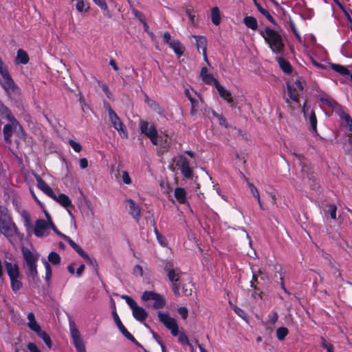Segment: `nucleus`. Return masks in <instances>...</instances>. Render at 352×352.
<instances>
[{
	"label": "nucleus",
	"instance_id": "20",
	"mask_svg": "<svg viewBox=\"0 0 352 352\" xmlns=\"http://www.w3.org/2000/svg\"><path fill=\"white\" fill-rule=\"evenodd\" d=\"M38 188L50 197H55V193L52 188L38 175L36 176Z\"/></svg>",
	"mask_w": 352,
	"mask_h": 352
},
{
	"label": "nucleus",
	"instance_id": "56",
	"mask_svg": "<svg viewBox=\"0 0 352 352\" xmlns=\"http://www.w3.org/2000/svg\"><path fill=\"white\" fill-rule=\"evenodd\" d=\"M175 39H172L171 36L169 32H166L163 34V41L167 43L168 45H170V43L173 41Z\"/></svg>",
	"mask_w": 352,
	"mask_h": 352
},
{
	"label": "nucleus",
	"instance_id": "53",
	"mask_svg": "<svg viewBox=\"0 0 352 352\" xmlns=\"http://www.w3.org/2000/svg\"><path fill=\"white\" fill-rule=\"evenodd\" d=\"M94 2L98 5L102 10H107L108 6L104 0H93Z\"/></svg>",
	"mask_w": 352,
	"mask_h": 352
},
{
	"label": "nucleus",
	"instance_id": "33",
	"mask_svg": "<svg viewBox=\"0 0 352 352\" xmlns=\"http://www.w3.org/2000/svg\"><path fill=\"white\" fill-rule=\"evenodd\" d=\"M36 334L39 338H41L43 340V342L45 343V344L47 345V346L48 348L50 349L52 347V340H51L50 337L49 336V335L46 332L41 330Z\"/></svg>",
	"mask_w": 352,
	"mask_h": 352
},
{
	"label": "nucleus",
	"instance_id": "52",
	"mask_svg": "<svg viewBox=\"0 0 352 352\" xmlns=\"http://www.w3.org/2000/svg\"><path fill=\"white\" fill-rule=\"evenodd\" d=\"M69 145L72 147V148L77 153H79L81 149H82V147L80 146V144L74 140H69Z\"/></svg>",
	"mask_w": 352,
	"mask_h": 352
},
{
	"label": "nucleus",
	"instance_id": "60",
	"mask_svg": "<svg viewBox=\"0 0 352 352\" xmlns=\"http://www.w3.org/2000/svg\"><path fill=\"white\" fill-rule=\"evenodd\" d=\"M51 229L58 236H60L61 238H63L65 241H66V238H68L69 236H66L65 234L61 233L60 231H58L55 226L54 223L53 226H51Z\"/></svg>",
	"mask_w": 352,
	"mask_h": 352
},
{
	"label": "nucleus",
	"instance_id": "42",
	"mask_svg": "<svg viewBox=\"0 0 352 352\" xmlns=\"http://www.w3.org/2000/svg\"><path fill=\"white\" fill-rule=\"evenodd\" d=\"M176 336H178V341L180 344L191 346V344L189 342L187 336L184 332L178 331V334Z\"/></svg>",
	"mask_w": 352,
	"mask_h": 352
},
{
	"label": "nucleus",
	"instance_id": "30",
	"mask_svg": "<svg viewBox=\"0 0 352 352\" xmlns=\"http://www.w3.org/2000/svg\"><path fill=\"white\" fill-rule=\"evenodd\" d=\"M211 20L212 22L216 25H218L221 23V14L220 11L218 7H214L211 10Z\"/></svg>",
	"mask_w": 352,
	"mask_h": 352
},
{
	"label": "nucleus",
	"instance_id": "58",
	"mask_svg": "<svg viewBox=\"0 0 352 352\" xmlns=\"http://www.w3.org/2000/svg\"><path fill=\"white\" fill-rule=\"evenodd\" d=\"M234 312L239 316H240L241 318H242L243 319H245L246 318V314L245 313V311L243 310H242L241 309L237 307H234Z\"/></svg>",
	"mask_w": 352,
	"mask_h": 352
},
{
	"label": "nucleus",
	"instance_id": "12",
	"mask_svg": "<svg viewBox=\"0 0 352 352\" xmlns=\"http://www.w3.org/2000/svg\"><path fill=\"white\" fill-rule=\"evenodd\" d=\"M157 316L160 321L170 331L173 336L178 334V324L176 320L169 316L167 313L159 311Z\"/></svg>",
	"mask_w": 352,
	"mask_h": 352
},
{
	"label": "nucleus",
	"instance_id": "1",
	"mask_svg": "<svg viewBox=\"0 0 352 352\" xmlns=\"http://www.w3.org/2000/svg\"><path fill=\"white\" fill-rule=\"evenodd\" d=\"M20 214L23 219V225L29 235L34 234L38 238L46 237L49 235L50 230L51 229V224L49 222L44 219H38L33 226L32 225L30 215L26 210H21Z\"/></svg>",
	"mask_w": 352,
	"mask_h": 352
},
{
	"label": "nucleus",
	"instance_id": "47",
	"mask_svg": "<svg viewBox=\"0 0 352 352\" xmlns=\"http://www.w3.org/2000/svg\"><path fill=\"white\" fill-rule=\"evenodd\" d=\"M320 344L323 348L327 349V352H333L334 347L333 344L328 342L324 338H320Z\"/></svg>",
	"mask_w": 352,
	"mask_h": 352
},
{
	"label": "nucleus",
	"instance_id": "39",
	"mask_svg": "<svg viewBox=\"0 0 352 352\" xmlns=\"http://www.w3.org/2000/svg\"><path fill=\"white\" fill-rule=\"evenodd\" d=\"M249 187H250L251 193L256 199V200H257V201H258V203L259 204L260 208L261 209H263V204H262V202L261 201L260 195H259L258 189L253 184H249Z\"/></svg>",
	"mask_w": 352,
	"mask_h": 352
},
{
	"label": "nucleus",
	"instance_id": "8",
	"mask_svg": "<svg viewBox=\"0 0 352 352\" xmlns=\"http://www.w3.org/2000/svg\"><path fill=\"white\" fill-rule=\"evenodd\" d=\"M69 331L72 342L78 352H86L85 342L80 332L76 326L74 322H69Z\"/></svg>",
	"mask_w": 352,
	"mask_h": 352
},
{
	"label": "nucleus",
	"instance_id": "9",
	"mask_svg": "<svg viewBox=\"0 0 352 352\" xmlns=\"http://www.w3.org/2000/svg\"><path fill=\"white\" fill-rule=\"evenodd\" d=\"M122 298L125 300L127 305L132 310L133 316L138 321H144L147 317L145 309L138 305L136 302L131 297L123 295Z\"/></svg>",
	"mask_w": 352,
	"mask_h": 352
},
{
	"label": "nucleus",
	"instance_id": "24",
	"mask_svg": "<svg viewBox=\"0 0 352 352\" xmlns=\"http://www.w3.org/2000/svg\"><path fill=\"white\" fill-rule=\"evenodd\" d=\"M341 120L344 121V126L348 128L349 131L352 133V118L342 108H339L338 111Z\"/></svg>",
	"mask_w": 352,
	"mask_h": 352
},
{
	"label": "nucleus",
	"instance_id": "28",
	"mask_svg": "<svg viewBox=\"0 0 352 352\" xmlns=\"http://www.w3.org/2000/svg\"><path fill=\"white\" fill-rule=\"evenodd\" d=\"M169 47L175 52V53L180 56L184 52V47L178 40H174L170 43Z\"/></svg>",
	"mask_w": 352,
	"mask_h": 352
},
{
	"label": "nucleus",
	"instance_id": "46",
	"mask_svg": "<svg viewBox=\"0 0 352 352\" xmlns=\"http://www.w3.org/2000/svg\"><path fill=\"white\" fill-rule=\"evenodd\" d=\"M278 315L275 311H272L267 317V323L271 325H274L278 320Z\"/></svg>",
	"mask_w": 352,
	"mask_h": 352
},
{
	"label": "nucleus",
	"instance_id": "44",
	"mask_svg": "<svg viewBox=\"0 0 352 352\" xmlns=\"http://www.w3.org/2000/svg\"><path fill=\"white\" fill-rule=\"evenodd\" d=\"M288 334V330L286 327H279L276 330V336L279 340H283Z\"/></svg>",
	"mask_w": 352,
	"mask_h": 352
},
{
	"label": "nucleus",
	"instance_id": "51",
	"mask_svg": "<svg viewBox=\"0 0 352 352\" xmlns=\"http://www.w3.org/2000/svg\"><path fill=\"white\" fill-rule=\"evenodd\" d=\"M0 74H1V76L3 77V78H8V76H10L9 74L7 67L5 66L4 63H3L0 66Z\"/></svg>",
	"mask_w": 352,
	"mask_h": 352
},
{
	"label": "nucleus",
	"instance_id": "7",
	"mask_svg": "<svg viewBox=\"0 0 352 352\" xmlns=\"http://www.w3.org/2000/svg\"><path fill=\"white\" fill-rule=\"evenodd\" d=\"M106 108L108 111L109 120L118 132L120 136L122 138H128V132L126 126L124 125L120 118L116 114V113L111 108L109 104L106 105Z\"/></svg>",
	"mask_w": 352,
	"mask_h": 352
},
{
	"label": "nucleus",
	"instance_id": "26",
	"mask_svg": "<svg viewBox=\"0 0 352 352\" xmlns=\"http://www.w3.org/2000/svg\"><path fill=\"white\" fill-rule=\"evenodd\" d=\"M51 198L65 208H67L72 205L70 199L65 194H59L58 195L55 194V197H51Z\"/></svg>",
	"mask_w": 352,
	"mask_h": 352
},
{
	"label": "nucleus",
	"instance_id": "27",
	"mask_svg": "<svg viewBox=\"0 0 352 352\" xmlns=\"http://www.w3.org/2000/svg\"><path fill=\"white\" fill-rule=\"evenodd\" d=\"M27 270L26 274L28 278L31 279L34 282H36L38 280V271H37V264L32 265H26Z\"/></svg>",
	"mask_w": 352,
	"mask_h": 352
},
{
	"label": "nucleus",
	"instance_id": "4",
	"mask_svg": "<svg viewBox=\"0 0 352 352\" xmlns=\"http://www.w3.org/2000/svg\"><path fill=\"white\" fill-rule=\"evenodd\" d=\"M261 34L274 52L280 53L282 52L284 45L282 36L278 32L267 28Z\"/></svg>",
	"mask_w": 352,
	"mask_h": 352
},
{
	"label": "nucleus",
	"instance_id": "64",
	"mask_svg": "<svg viewBox=\"0 0 352 352\" xmlns=\"http://www.w3.org/2000/svg\"><path fill=\"white\" fill-rule=\"evenodd\" d=\"M291 28L292 30L293 33L296 35V36L298 39V41H301V38H300L298 32H297V30L294 23H291Z\"/></svg>",
	"mask_w": 352,
	"mask_h": 352
},
{
	"label": "nucleus",
	"instance_id": "34",
	"mask_svg": "<svg viewBox=\"0 0 352 352\" xmlns=\"http://www.w3.org/2000/svg\"><path fill=\"white\" fill-rule=\"evenodd\" d=\"M76 8L80 12H87L89 6L84 0H76Z\"/></svg>",
	"mask_w": 352,
	"mask_h": 352
},
{
	"label": "nucleus",
	"instance_id": "29",
	"mask_svg": "<svg viewBox=\"0 0 352 352\" xmlns=\"http://www.w3.org/2000/svg\"><path fill=\"white\" fill-rule=\"evenodd\" d=\"M243 23L247 28L252 30H256L258 28L257 20L253 16H245L243 19Z\"/></svg>",
	"mask_w": 352,
	"mask_h": 352
},
{
	"label": "nucleus",
	"instance_id": "16",
	"mask_svg": "<svg viewBox=\"0 0 352 352\" xmlns=\"http://www.w3.org/2000/svg\"><path fill=\"white\" fill-rule=\"evenodd\" d=\"M113 320L118 327L120 331L129 340L132 341L133 342H136V340L135 338L127 331V329L125 328V327L122 323L117 312L116 310H114L112 313Z\"/></svg>",
	"mask_w": 352,
	"mask_h": 352
},
{
	"label": "nucleus",
	"instance_id": "45",
	"mask_svg": "<svg viewBox=\"0 0 352 352\" xmlns=\"http://www.w3.org/2000/svg\"><path fill=\"white\" fill-rule=\"evenodd\" d=\"M309 120L313 131L317 132V119L314 111H311L309 118Z\"/></svg>",
	"mask_w": 352,
	"mask_h": 352
},
{
	"label": "nucleus",
	"instance_id": "40",
	"mask_svg": "<svg viewBox=\"0 0 352 352\" xmlns=\"http://www.w3.org/2000/svg\"><path fill=\"white\" fill-rule=\"evenodd\" d=\"M48 261L53 265H57L60 262V257L56 252H52L48 255Z\"/></svg>",
	"mask_w": 352,
	"mask_h": 352
},
{
	"label": "nucleus",
	"instance_id": "57",
	"mask_svg": "<svg viewBox=\"0 0 352 352\" xmlns=\"http://www.w3.org/2000/svg\"><path fill=\"white\" fill-rule=\"evenodd\" d=\"M178 313L182 317V318L186 319L188 317V309L186 307H179L178 309Z\"/></svg>",
	"mask_w": 352,
	"mask_h": 352
},
{
	"label": "nucleus",
	"instance_id": "5",
	"mask_svg": "<svg viewBox=\"0 0 352 352\" xmlns=\"http://www.w3.org/2000/svg\"><path fill=\"white\" fill-rule=\"evenodd\" d=\"M164 269L167 273L169 280L172 283V289L175 295L180 294V280L182 272L178 268H174L173 265L170 262L165 263Z\"/></svg>",
	"mask_w": 352,
	"mask_h": 352
},
{
	"label": "nucleus",
	"instance_id": "23",
	"mask_svg": "<svg viewBox=\"0 0 352 352\" xmlns=\"http://www.w3.org/2000/svg\"><path fill=\"white\" fill-rule=\"evenodd\" d=\"M174 196L179 203L184 204L187 203V192L184 188H176L174 191Z\"/></svg>",
	"mask_w": 352,
	"mask_h": 352
},
{
	"label": "nucleus",
	"instance_id": "15",
	"mask_svg": "<svg viewBox=\"0 0 352 352\" xmlns=\"http://www.w3.org/2000/svg\"><path fill=\"white\" fill-rule=\"evenodd\" d=\"M22 254L26 265H36L38 260V254L36 251H31L26 247L22 248Z\"/></svg>",
	"mask_w": 352,
	"mask_h": 352
},
{
	"label": "nucleus",
	"instance_id": "49",
	"mask_svg": "<svg viewBox=\"0 0 352 352\" xmlns=\"http://www.w3.org/2000/svg\"><path fill=\"white\" fill-rule=\"evenodd\" d=\"M78 254L87 262V263L89 265H93V261L89 257V256L83 250H82L80 251Z\"/></svg>",
	"mask_w": 352,
	"mask_h": 352
},
{
	"label": "nucleus",
	"instance_id": "13",
	"mask_svg": "<svg viewBox=\"0 0 352 352\" xmlns=\"http://www.w3.org/2000/svg\"><path fill=\"white\" fill-rule=\"evenodd\" d=\"M3 79V81L2 82L1 85L5 91L7 92V94L9 95L10 98H16L20 94V89L14 83L11 76H9L8 78Z\"/></svg>",
	"mask_w": 352,
	"mask_h": 352
},
{
	"label": "nucleus",
	"instance_id": "63",
	"mask_svg": "<svg viewBox=\"0 0 352 352\" xmlns=\"http://www.w3.org/2000/svg\"><path fill=\"white\" fill-rule=\"evenodd\" d=\"M43 212L46 218L45 220L49 222L51 224V226H53L54 222L50 214L45 210H44Z\"/></svg>",
	"mask_w": 352,
	"mask_h": 352
},
{
	"label": "nucleus",
	"instance_id": "6",
	"mask_svg": "<svg viewBox=\"0 0 352 352\" xmlns=\"http://www.w3.org/2000/svg\"><path fill=\"white\" fill-rule=\"evenodd\" d=\"M303 85L301 78H296L294 82L287 83V96L285 100L287 102H289V99L298 103L299 96L302 94Z\"/></svg>",
	"mask_w": 352,
	"mask_h": 352
},
{
	"label": "nucleus",
	"instance_id": "18",
	"mask_svg": "<svg viewBox=\"0 0 352 352\" xmlns=\"http://www.w3.org/2000/svg\"><path fill=\"white\" fill-rule=\"evenodd\" d=\"M196 41V45L198 50H201L205 61L209 65L206 54V38L202 36H193Z\"/></svg>",
	"mask_w": 352,
	"mask_h": 352
},
{
	"label": "nucleus",
	"instance_id": "50",
	"mask_svg": "<svg viewBox=\"0 0 352 352\" xmlns=\"http://www.w3.org/2000/svg\"><path fill=\"white\" fill-rule=\"evenodd\" d=\"M122 181L126 184H131L132 181L127 171H123L122 173Z\"/></svg>",
	"mask_w": 352,
	"mask_h": 352
},
{
	"label": "nucleus",
	"instance_id": "41",
	"mask_svg": "<svg viewBox=\"0 0 352 352\" xmlns=\"http://www.w3.org/2000/svg\"><path fill=\"white\" fill-rule=\"evenodd\" d=\"M154 232H155V234L156 235V237H157V241L158 243L162 246V247H166L168 245V242H167V240H166V238L162 235L159 231L157 230V228H154Z\"/></svg>",
	"mask_w": 352,
	"mask_h": 352
},
{
	"label": "nucleus",
	"instance_id": "14",
	"mask_svg": "<svg viewBox=\"0 0 352 352\" xmlns=\"http://www.w3.org/2000/svg\"><path fill=\"white\" fill-rule=\"evenodd\" d=\"M175 161L183 175L186 178H190L192 173L188 160L183 156H179Z\"/></svg>",
	"mask_w": 352,
	"mask_h": 352
},
{
	"label": "nucleus",
	"instance_id": "25",
	"mask_svg": "<svg viewBox=\"0 0 352 352\" xmlns=\"http://www.w3.org/2000/svg\"><path fill=\"white\" fill-rule=\"evenodd\" d=\"M27 318L28 320V327L31 330L36 332V333L41 330V327L35 320V317L33 313H29L28 314Z\"/></svg>",
	"mask_w": 352,
	"mask_h": 352
},
{
	"label": "nucleus",
	"instance_id": "11",
	"mask_svg": "<svg viewBox=\"0 0 352 352\" xmlns=\"http://www.w3.org/2000/svg\"><path fill=\"white\" fill-rule=\"evenodd\" d=\"M142 300L143 301L153 300L154 302L152 307L154 309H158L163 308L166 305L165 298L160 294L153 292H144L142 295Z\"/></svg>",
	"mask_w": 352,
	"mask_h": 352
},
{
	"label": "nucleus",
	"instance_id": "59",
	"mask_svg": "<svg viewBox=\"0 0 352 352\" xmlns=\"http://www.w3.org/2000/svg\"><path fill=\"white\" fill-rule=\"evenodd\" d=\"M186 13L188 15L190 23L192 25H195V14H192V11L190 9H186Z\"/></svg>",
	"mask_w": 352,
	"mask_h": 352
},
{
	"label": "nucleus",
	"instance_id": "3",
	"mask_svg": "<svg viewBox=\"0 0 352 352\" xmlns=\"http://www.w3.org/2000/svg\"><path fill=\"white\" fill-rule=\"evenodd\" d=\"M0 232L7 238L14 236L17 232V228L5 208H0Z\"/></svg>",
	"mask_w": 352,
	"mask_h": 352
},
{
	"label": "nucleus",
	"instance_id": "10",
	"mask_svg": "<svg viewBox=\"0 0 352 352\" xmlns=\"http://www.w3.org/2000/svg\"><path fill=\"white\" fill-rule=\"evenodd\" d=\"M140 129L142 133L147 136L154 145L158 144L157 131L153 124H150L146 121L141 120Z\"/></svg>",
	"mask_w": 352,
	"mask_h": 352
},
{
	"label": "nucleus",
	"instance_id": "17",
	"mask_svg": "<svg viewBox=\"0 0 352 352\" xmlns=\"http://www.w3.org/2000/svg\"><path fill=\"white\" fill-rule=\"evenodd\" d=\"M200 77L202 81L207 85H214V86H216L217 83H219L218 80L214 78L210 72H209L206 67H203L201 68L200 72Z\"/></svg>",
	"mask_w": 352,
	"mask_h": 352
},
{
	"label": "nucleus",
	"instance_id": "36",
	"mask_svg": "<svg viewBox=\"0 0 352 352\" xmlns=\"http://www.w3.org/2000/svg\"><path fill=\"white\" fill-rule=\"evenodd\" d=\"M43 265L45 266V279L46 282L47 283V284H49L50 282V279H51L52 274V269H51L49 262L47 261H46L45 258L43 259Z\"/></svg>",
	"mask_w": 352,
	"mask_h": 352
},
{
	"label": "nucleus",
	"instance_id": "38",
	"mask_svg": "<svg viewBox=\"0 0 352 352\" xmlns=\"http://www.w3.org/2000/svg\"><path fill=\"white\" fill-rule=\"evenodd\" d=\"M321 100L323 104L335 109L337 112L339 111V108H342L335 100L330 98H322Z\"/></svg>",
	"mask_w": 352,
	"mask_h": 352
},
{
	"label": "nucleus",
	"instance_id": "43",
	"mask_svg": "<svg viewBox=\"0 0 352 352\" xmlns=\"http://www.w3.org/2000/svg\"><path fill=\"white\" fill-rule=\"evenodd\" d=\"M170 144V141H169V138L168 137L167 135H161L160 137H158V144L157 145H160V146L163 147V148H166L169 146Z\"/></svg>",
	"mask_w": 352,
	"mask_h": 352
},
{
	"label": "nucleus",
	"instance_id": "37",
	"mask_svg": "<svg viewBox=\"0 0 352 352\" xmlns=\"http://www.w3.org/2000/svg\"><path fill=\"white\" fill-rule=\"evenodd\" d=\"M331 69L334 70L335 72L342 74V75H349V70L344 66L338 65V64H332L331 65Z\"/></svg>",
	"mask_w": 352,
	"mask_h": 352
},
{
	"label": "nucleus",
	"instance_id": "62",
	"mask_svg": "<svg viewBox=\"0 0 352 352\" xmlns=\"http://www.w3.org/2000/svg\"><path fill=\"white\" fill-rule=\"evenodd\" d=\"M79 164L81 168L85 169L88 166V161L86 158H82L79 161Z\"/></svg>",
	"mask_w": 352,
	"mask_h": 352
},
{
	"label": "nucleus",
	"instance_id": "54",
	"mask_svg": "<svg viewBox=\"0 0 352 352\" xmlns=\"http://www.w3.org/2000/svg\"><path fill=\"white\" fill-rule=\"evenodd\" d=\"M27 348L30 352H41L38 347L34 342H29L27 345Z\"/></svg>",
	"mask_w": 352,
	"mask_h": 352
},
{
	"label": "nucleus",
	"instance_id": "31",
	"mask_svg": "<svg viewBox=\"0 0 352 352\" xmlns=\"http://www.w3.org/2000/svg\"><path fill=\"white\" fill-rule=\"evenodd\" d=\"M10 285L12 290L16 292L22 287V282L21 280V276L10 278Z\"/></svg>",
	"mask_w": 352,
	"mask_h": 352
},
{
	"label": "nucleus",
	"instance_id": "55",
	"mask_svg": "<svg viewBox=\"0 0 352 352\" xmlns=\"http://www.w3.org/2000/svg\"><path fill=\"white\" fill-rule=\"evenodd\" d=\"M336 206L334 205H330L329 206L328 212L329 213L331 217L333 219L336 218Z\"/></svg>",
	"mask_w": 352,
	"mask_h": 352
},
{
	"label": "nucleus",
	"instance_id": "2",
	"mask_svg": "<svg viewBox=\"0 0 352 352\" xmlns=\"http://www.w3.org/2000/svg\"><path fill=\"white\" fill-rule=\"evenodd\" d=\"M3 113L8 123L5 124L3 126V135L6 141L10 142V138L12 134H15L19 138H23L24 137V131L18 122V120L12 115L11 111L8 108L3 107Z\"/></svg>",
	"mask_w": 352,
	"mask_h": 352
},
{
	"label": "nucleus",
	"instance_id": "21",
	"mask_svg": "<svg viewBox=\"0 0 352 352\" xmlns=\"http://www.w3.org/2000/svg\"><path fill=\"white\" fill-rule=\"evenodd\" d=\"M215 87L217 88L220 96L226 100L228 103H230L232 107H234L231 93L225 89L223 86H221L219 83H217Z\"/></svg>",
	"mask_w": 352,
	"mask_h": 352
},
{
	"label": "nucleus",
	"instance_id": "35",
	"mask_svg": "<svg viewBox=\"0 0 352 352\" xmlns=\"http://www.w3.org/2000/svg\"><path fill=\"white\" fill-rule=\"evenodd\" d=\"M277 60H278L279 66L285 73L291 72L292 67L287 61H286L284 58H283L281 57H278Z\"/></svg>",
	"mask_w": 352,
	"mask_h": 352
},
{
	"label": "nucleus",
	"instance_id": "22",
	"mask_svg": "<svg viewBox=\"0 0 352 352\" xmlns=\"http://www.w3.org/2000/svg\"><path fill=\"white\" fill-rule=\"evenodd\" d=\"M126 202L128 203L130 214L133 218L138 220L141 216V210L139 206L137 205L135 202L131 199H127Z\"/></svg>",
	"mask_w": 352,
	"mask_h": 352
},
{
	"label": "nucleus",
	"instance_id": "32",
	"mask_svg": "<svg viewBox=\"0 0 352 352\" xmlns=\"http://www.w3.org/2000/svg\"><path fill=\"white\" fill-rule=\"evenodd\" d=\"M17 63L26 64L29 60L28 54L23 50H19L16 56Z\"/></svg>",
	"mask_w": 352,
	"mask_h": 352
},
{
	"label": "nucleus",
	"instance_id": "61",
	"mask_svg": "<svg viewBox=\"0 0 352 352\" xmlns=\"http://www.w3.org/2000/svg\"><path fill=\"white\" fill-rule=\"evenodd\" d=\"M212 113H213L214 116H215L217 118H218L219 121V124L221 125L226 126V119L224 118H223L222 116L217 114L214 111H213Z\"/></svg>",
	"mask_w": 352,
	"mask_h": 352
},
{
	"label": "nucleus",
	"instance_id": "19",
	"mask_svg": "<svg viewBox=\"0 0 352 352\" xmlns=\"http://www.w3.org/2000/svg\"><path fill=\"white\" fill-rule=\"evenodd\" d=\"M5 265L9 278L20 275L19 266L16 261H5Z\"/></svg>",
	"mask_w": 352,
	"mask_h": 352
},
{
	"label": "nucleus",
	"instance_id": "48",
	"mask_svg": "<svg viewBox=\"0 0 352 352\" xmlns=\"http://www.w3.org/2000/svg\"><path fill=\"white\" fill-rule=\"evenodd\" d=\"M66 241L69 243L71 247L78 254L80 251L82 249L77 245L74 241H72L69 237L66 238Z\"/></svg>",
	"mask_w": 352,
	"mask_h": 352
}]
</instances>
